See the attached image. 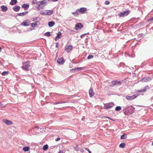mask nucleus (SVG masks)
Segmentation results:
<instances>
[{
	"label": "nucleus",
	"mask_w": 153,
	"mask_h": 153,
	"mask_svg": "<svg viewBox=\"0 0 153 153\" xmlns=\"http://www.w3.org/2000/svg\"><path fill=\"white\" fill-rule=\"evenodd\" d=\"M65 103V102H56L54 103H53V104L54 105H56V104H62V103Z\"/></svg>",
	"instance_id": "c9c22d12"
},
{
	"label": "nucleus",
	"mask_w": 153,
	"mask_h": 153,
	"mask_svg": "<svg viewBox=\"0 0 153 153\" xmlns=\"http://www.w3.org/2000/svg\"><path fill=\"white\" fill-rule=\"evenodd\" d=\"M48 153H51V152H48Z\"/></svg>",
	"instance_id": "6e6d98bb"
},
{
	"label": "nucleus",
	"mask_w": 153,
	"mask_h": 153,
	"mask_svg": "<svg viewBox=\"0 0 153 153\" xmlns=\"http://www.w3.org/2000/svg\"><path fill=\"white\" fill-rule=\"evenodd\" d=\"M59 45V43H56V48H58Z\"/></svg>",
	"instance_id": "79ce46f5"
},
{
	"label": "nucleus",
	"mask_w": 153,
	"mask_h": 153,
	"mask_svg": "<svg viewBox=\"0 0 153 153\" xmlns=\"http://www.w3.org/2000/svg\"><path fill=\"white\" fill-rule=\"evenodd\" d=\"M121 107L120 106H117L115 108V110L116 111H119L121 109Z\"/></svg>",
	"instance_id": "473e14b6"
},
{
	"label": "nucleus",
	"mask_w": 153,
	"mask_h": 153,
	"mask_svg": "<svg viewBox=\"0 0 153 153\" xmlns=\"http://www.w3.org/2000/svg\"><path fill=\"white\" fill-rule=\"evenodd\" d=\"M149 21H153V16L152 17L149 19Z\"/></svg>",
	"instance_id": "a18cd8bd"
},
{
	"label": "nucleus",
	"mask_w": 153,
	"mask_h": 153,
	"mask_svg": "<svg viewBox=\"0 0 153 153\" xmlns=\"http://www.w3.org/2000/svg\"><path fill=\"white\" fill-rule=\"evenodd\" d=\"M114 104L113 102H109L104 104L103 108L105 109H108L112 107L114 105Z\"/></svg>",
	"instance_id": "20e7f679"
},
{
	"label": "nucleus",
	"mask_w": 153,
	"mask_h": 153,
	"mask_svg": "<svg viewBox=\"0 0 153 153\" xmlns=\"http://www.w3.org/2000/svg\"><path fill=\"white\" fill-rule=\"evenodd\" d=\"M75 149L76 151H79V148L77 146H75Z\"/></svg>",
	"instance_id": "58836bf2"
},
{
	"label": "nucleus",
	"mask_w": 153,
	"mask_h": 153,
	"mask_svg": "<svg viewBox=\"0 0 153 153\" xmlns=\"http://www.w3.org/2000/svg\"><path fill=\"white\" fill-rule=\"evenodd\" d=\"M152 79V78L149 77H145L141 79V81H142L143 82H148L151 81Z\"/></svg>",
	"instance_id": "6e6552de"
},
{
	"label": "nucleus",
	"mask_w": 153,
	"mask_h": 153,
	"mask_svg": "<svg viewBox=\"0 0 153 153\" xmlns=\"http://www.w3.org/2000/svg\"><path fill=\"white\" fill-rule=\"evenodd\" d=\"M59 0H52V1L54 2H56L58 1Z\"/></svg>",
	"instance_id": "09e8293b"
},
{
	"label": "nucleus",
	"mask_w": 153,
	"mask_h": 153,
	"mask_svg": "<svg viewBox=\"0 0 153 153\" xmlns=\"http://www.w3.org/2000/svg\"><path fill=\"white\" fill-rule=\"evenodd\" d=\"M17 3V0H11V1L10 2V4L12 5H13L16 4Z\"/></svg>",
	"instance_id": "b1692460"
},
{
	"label": "nucleus",
	"mask_w": 153,
	"mask_h": 153,
	"mask_svg": "<svg viewBox=\"0 0 153 153\" xmlns=\"http://www.w3.org/2000/svg\"><path fill=\"white\" fill-rule=\"evenodd\" d=\"M30 21L29 20H27L25 22H22L21 23V25L25 26H28L30 25Z\"/></svg>",
	"instance_id": "1a4fd4ad"
},
{
	"label": "nucleus",
	"mask_w": 153,
	"mask_h": 153,
	"mask_svg": "<svg viewBox=\"0 0 153 153\" xmlns=\"http://www.w3.org/2000/svg\"><path fill=\"white\" fill-rule=\"evenodd\" d=\"M89 153H91V151H90L89 152Z\"/></svg>",
	"instance_id": "864d4df0"
},
{
	"label": "nucleus",
	"mask_w": 153,
	"mask_h": 153,
	"mask_svg": "<svg viewBox=\"0 0 153 153\" xmlns=\"http://www.w3.org/2000/svg\"><path fill=\"white\" fill-rule=\"evenodd\" d=\"M82 27L83 26L81 23H78L76 25L75 29L76 30H77L79 29H81Z\"/></svg>",
	"instance_id": "ddd939ff"
},
{
	"label": "nucleus",
	"mask_w": 153,
	"mask_h": 153,
	"mask_svg": "<svg viewBox=\"0 0 153 153\" xmlns=\"http://www.w3.org/2000/svg\"><path fill=\"white\" fill-rule=\"evenodd\" d=\"M121 83V82L120 81H113L111 82V84L110 85V86L112 87L114 86V85H120Z\"/></svg>",
	"instance_id": "423d86ee"
},
{
	"label": "nucleus",
	"mask_w": 153,
	"mask_h": 153,
	"mask_svg": "<svg viewBox=\"0 0 153 153\" xmlns=\"http://www.w3.org/2000/svg\"><path fill=\"white\" fill-rule=\"evenodd\" d=\"M93 58V56L92 55H89L87 57V59H92Z\"/></svg>",
	"instance_id": "f704fd0d"
},
{
	"label": "nucleus",
	"mask_w": 153,
	"mask_h": 153,
	"mask_svg": "<svg viewBox=\"0 0 153 153\" xmlns=\"http://www.w3.org/2000/svg\"><path fill=\"white\" fill-rule=\"evenodd\" d=\"M127 138V136L126 134H124L121 136L120 139H126Z\"/></svg>",
	"instance_id": "c756f323"
},
{
	"label": "nucleus",
	"mask_w": 153,
	"mask_h": 153,
	"mask_svg": "<svg viewBox=\"0 0 153 153\" xmlns=\"http://www.w3.org/2000/svg\"><path fill=\"white\" fill-rule=\"evenodd\" d=\"M105 117L106 118H107L108 119H109L111 120H112L113 121H115V120H113L112 119H111V118H110L109 117H107V116H105Z\"/></svg>",
	"instance_id": "ea45409f"
},
{
	"label": "nucleus",
	"mask_w": 153,
	"mask_h": 153,
	"mask_svg": "<svg viewBox=\"0 0 153 153\" xmlns=\"http://www.w3.org/2000/svg\"><path fill=\"white\" fill-rule=\"evenodd\" d=\"M62 37V33L61 32L59 31L57 35L56 36L55 38V40H57V39H60Z\"/></svg>",
	"instance_id": "aec40b11"
},
{
	"label": "nucleus",
	"mask_w": 153,
	"mask_h": 153,
	"mask_svg": "<svg viewBox=\"0 0 153 153\" xmlns=\"http://www.w3.org/2000/svg\"><path fill=\"white\" fill-rule=\"evenodd\" d=\"M29 5L26 4H23L22 6V7L24 8L25 10H27L29 8Z\"/></svg>",
	"instance_id": "a211bd4d"
},
{
	"label": "nucleus",
	"mask_w": 153,
	"mask_h": 153,
	"mask_svg": "<svg viewBox=\"0 0 153 153\" xmlns=\"http://www.w3.org/2000/svg\"><path fill=\"white\" fill-rule=\"evenodd\" d=\"M72 48V46L69 45L66 48L65 50L68 52H69L71 51Z\"/></svg>",
	"instance_id": "412c9836"
},
{
	"label": "nucleus",
	"mask_w": 153,
	"mask_h": 153,
	"mask_svg": "<svg viewBox=\"0 0 153 153\" xmlns=\"http://www.w3.org/2000/svg\"><path fill=\"white\" fill-rule=\"evenodd\" d=\"M55 24V23L53 21L49 22L48 23V25L50 27H53Z\"/></svg>",
	"instance_id": "393cba45"
},
{
	"label": "nucleus",
	"mask_w": 153,
	"mask_h": 153,
	"mask_svg": "<svg viewBox=\"0 0 153 153\" xmlns=\"http://www.w3.org/2000/svg\"><path fill=\"white\" fill-rule=\"evenodd\" d=\"M48 145H45L43 146V149L45 151L46 150L48 149Z\"/></svg>",
	"instance_id": "7c9ffc66"
},
{
	"label": "nucleus",
	"mask_w": 153,
	"mask_h": 153,
	"mask_svg": "<svg viewBox=\"0 0 153 153\" xmlns=\"http://www.w3.org/2000/svg\"><path fill=\"white\" fill-rule=\"evenodd\" d=\"M149 88V87L148 85H146L145 86L144 88L141 90H138V92H145L146 91L147 89Z\"/></svg>",
	"instance_id": "9d476101"
},
{
	"label": "nucleus",
	"mask_w": 153,
	"mask_h": 153,
	"mask_svg": "<svg viewBox=\"0 0 153 153\" xmlns=\"http://www.w3.org/2000/svg\"><path fill=\"white\" fill-rule=\"evenodd\" d=\"M39 13L41 14L44 15H46V12H44L43 11H41V12H40Z\"/></svg>",
	"instance_id": "e433bc0d"
},
{
	"label": "nucleus",
	"mask_w": 153,
	"mask_h": 153,
	"mask_svg": "<svg viewBox=\"0 0 153 153\" xmlns=\"http://www.w3.org/2000/svg\"><path fill=\"white\" fill-rule=\"evenodd\" d=\"M3 121L6 124L9 126L13 124L12 122L6 119H4Z\"/></svg>",
	"instance_id": "f8f14e48"
},
{
	"label": "nucleus",
	"mask_w": 153,
	"mask_h": 153,
	"mask_svg": "<svg viewBox=\"0 0 153 153\" xmlns=\"http://www.w3.org/2000/svg\"><path fill=\"white\" fill-rule=\"evenodd\" d=\"M35 128L37 129H39V128L38 126H36V127H35Z\"/></svg>",
	"instance_id": "8fccbe9b"
},
{
	"label": "nucleus",
	"mask_w": 153,
	"mask_h": 153,
	"mask_svg": "<svg viewBox=\"0 0 153 153\" xmlns=\"http://www.w3.org/2000/svg\"><path fill=\"white\" fill-rule=\"evenodd\" d=\"M8 74V73L6 71H4L1 74L2 76H6Z\"/></svg>",
	"instance_id": "72a5a7b5"
},
{
	"label": "nucleus",
	"mask_w": 153,
	"mask_h": 153,
	"mask_svg": "<svg viewBox=\"0 0 153 153\" xmlns=\"http://www.w3.org/2000/svg\"><path fill=\"white\" fill-rule=\"evenodd\" d=\"M78 12H79V9H77L76 11H75L74 12H72V14L74 16H76L78 14Z\"/></svg>",
	"instance_id": "c85d7f7f"
},
{
	"label": "nucleus",
	"mask_w": 153,
	"mask_h": 153,
	"mask_svg": "<svg viewBox=\"0 0 153 153\" xmlns=\"http://www.w3.org/2000/svg\"><path fill=\"white\" fill-rule=\"evenodd\" d=\"M89 94L91 97H92L94 95V93L93 92V90L92 87H91L89 90Z\"/></svg>",
	"instance_id": "9b49d317"
},
{
	"label": "nucleus",
	"mask_w": 153,
	"mask_h": 153,
	"mask_svg": "<svg viewBox=\"0 0 153 153\" xmlns=\"http://www.w3.org/2000/svg\"><path fill=\"white\" fill-rule=\"evenodd\" d=\"M45 11H47V12H46V15L50 16L53 13V11L52 10H46Z\"/></svg>",
	"instance_id": "6ab92c4d"
},
{
	"label": "nucleus",
	"mask_w": 153,
	"mask_h": 153,
	"mask_svg": "<svg viewBox=\"0 0 153 153\" xmlns=\"http://www.w3.org/2000/svg\"><path fill=\"white\" fill-rule=\"evenodd\" d=\"M137 95L136 94L132 95L131 96H126L125 97L126 99L127 100H132L135 99L137 97Z\"/></svg>",
	"instance_id": "0eeeda50"
},
{
	"label": "nucleus",
	"mask_w": 153,
	"mask_h": 153,
	"mask_svg": "<svg viewBox=\"0 0 153 153\" xmlns=\"http://www.w3.org/2000/svg\"><path fill=\"white\" fill-rule=\"evenodd\" d=\"M110 2L108 1H106L105 2V4L108 5L109 4Z\"/></svg>",
	"instance_id": "4c0bfd02"
},
{
	"label": "nucleus",
	"mask_w": 153,
	"mask_h": 153,
	"mask_svg": "<svg viewBox=\"0 0 153 153\" xmlns=\"http://www.w3.org/2000/svg\"><path fill=\"white\" fill-rule=\"evenodd\" d=\"M13 9L14 11L16 12H18L20 10V7L19 6L16 5L14 7H13Z\"/></svg>",
	"instance_id": "2eb2a0df"
},
{
	"label": "nucleus",
	"mask_w": 153,
	"mask_h": 153,
	"mask_svg": "<svg viewBox=\"0 0 153 153\" xmlns=\"http://www.w3.org/2000/svg\"><path fill=\"white\" fill-rule=\"evenodd\" d=\"M57 62L61 65H62L64 64L65 62V60L63 58H59L57 59Z\"/></svg>",
	"instance_id": "4468645a"
},
{
	"label": "nucleus",
	"mask_w": 153,
	"mask_h": 153,
	"mask_svg": "<svg viewBox=\"0 0 153 153\" xmlns=\"http://www.w3.org/2000/svg\"><path fill=\"white\" fill-rule=\"evenodd\" d=\"M60 139V138L59 137H58L55 140L56 141H58Z\"/></svg>",
	"instance_id": "c03bdc74"
},
{
	"label": "nucleus",
	"mask_w": 153,
	"mask_h": 153,
	"mask_svg": "<svg viewBox=\"0 0 153 153\" xmlns=\"http://www.w3.org/2000/svg\"><path fill=\"white\" fill-rule=\"evenodd\" d=\"M51 1L52 0H42L41 1H38L37 0H33L32 4L33 5L36 4V8L39 10L43 9L44 7Z\"/></svg>",
	"instance_id": "f257e3e1"
},
{
	"label": "nucleus",
	"mask_w": 153,
	"mask_h": 153,
	"mask_svg": "<svg viewBox=\"0 0 153 153\" xmlns=\"http://www.w3.org/2000/svg\"><path fill=\"white\" fill-rule=\"evenodd\" d=\"M130 11L128 10L120 12L119 13V15L120 17H123L127 16L130 13Z\"/></svg>",
	"instance_id": "39448f33"
},
{
	"label": "nucleus",
	"mask_w": 153,
	"mask_h": 153,
	"mask_svg": "<svg viewBox=\"0 0 153 153\" xmlns=\"http://www.w3.org/2000/svg\"><path fill=\"white\" fill-rule=\"evenodd\" d=\"M87 34L86 33H84V34H82V35H81V36H80V37H81V38H83V36H84V35H85V34Z\"/></svg>",
	"instance_id": "49530a36"
},
{
	"label": "nucleus",
	"mask_w": 153,
	"mask_h": 153,
	"mask_svg": "<svg viewBox=\"0 0 153 153\" xmlns=\"http://www.w3.org/2000/svg\"><path fill=\"white\" fill-rule=\"evenodd\" d=\"M28 13V12L27 11H25L24 12L18 13L17 14L18 16H25Z\"/></svg>",
	"instance_id": "5701e85b"
},
{
	"label": "nucleus",
	"mask_w": 153,
	"mask_h": 153,
	"mask_svg": "<svg viewBox=\"0 0 153 153\" xmlns=\"http://www.w3.org/2000/svg\"><path fill=\"white\" fill-rule=\"evenodd\" d=\"M45 36H49L51 35V33L49 32H48L45 33L44 34Z\"/></svg>",
	"instance_id": "2f4dec72"
},
{
	"label": "nucleus",
	"mask_w": 153,
	"mask_h": 153,
	"mask_svg": "<svg viewBox=\"0 0 153 153\" xmlns=\"http://www.w3.org/2000/svg\"><path fill=\"white\" fill-rule=\"evenodd\" d=\"M83 69L82 67H77L74 69H73L72 71L73 72H77L79 70H82Z\"/></svg>",
	"instance_id": "f3484780"
},
{
	"label": "nucleus",
	"mask_w": 153,
	"mask_h": 153,
	"mask_svg": "<svg viewBox=\"0 0 153 153\" xmlns=\"http://www.w3.org/2000/svg\"><path fill=\"white\" fill-rule=\"evenodd\" d=\"M87 8L85 7H82L80 8L79 10V11H80L82 13H85V12L87 10Z\"/></svg>",
	"instance_id": "4be33fe9"
},
{
	"label": "nucleus",
	"mask_w": 153,
	"mask_h": 153,
	"mask_svg": "<svg viewBox=\"0 0 153 153\" xmlns=\"http://www.w3.org/2000/svg\"><path fill=\"white\" fill-rule=\"evenodd\" d=\"M1 11L3 12H5L7 10V7L6 6L4 5H2L1 6Z\"/></svg>",
	"instance_id": "dca6fc26"
},
{
	"label": "nucleus",
	"mask_w": 153,
	"mask_h": 153,
	"mask_svg": "<svg viewBox=\"0 0 153 153\" xmlns=\"http://www.w3.org/2000/svg\"><path fill=\"white\" fill-rule=\"evenodd\" d=\"M63 152L62 151H59L58 153H63Z\"/></svg>",
	"instance_id": "de8ad7c7"
},
{
	"label": "nucleus",
	"mask_w": 153,
	"mask_h": 153,
	"mask_svg": "<svg viewBox=\"0 0 153 153\" xmlns=\"http://www.w3.org/2000/svg\"><path fill=\"white\" fill-rule=\"evenodd\" d=\"M70 31L71 32H75L73 30H70Z\"/></svg>",
	"instance_id": "3c124183"
},
{
	"label": "nucleus",
	"mask_w": 153,
	"mask_h": 153,
	"mask_svg": "<svg viewBox=\"0 0 153 153\" xmlns=\"http://www.w3.org/2000/svg\"><path fill=\"white\" fill-rule=\"evenodd\" d=\"M30 148L27 146H25L23 148V150L25 152H27L29 150Z\"/></svg>",
	"instance_id": "cd10ccee"
},
{
	"label": "nucleus",
	"mask_w": 153,
	"mask_h": 153,
	"mask_svg": "<svg viewBox=\"0 0 153 153\" xmlns=\"http://www.w3.org/2000/svg\"><path fill=\"white\" fill-rule=\"evenodd\" d=\"M30 67V62H24L23 63L22 68L24 70L27 71L29 70V68Z\"/></svg>",
	"instance_id": "7ed1b4c3"
},
{
	"label": "nucleus",
	"mask_w": 153,
	"mask_h": 153,
	"mask_svg": "<svg viewBox=\"0 0 153 153\" xmlns=\"http://www.w3.org/2000/svg\"><path fill=\"white\" fill-rule=\"evenodd\" d=\"M152 145H153V142L152 143Z\"/></svg>",
	"instance_id": "5fc2aeb1"
},
{
	"label": "nucleus",
	"mask_w": 153,
	"mask_h": 153,
	"mask_svg": "<svg viewBox=\"0 0 153 153\" xmlns=\"http://www.w3.org/2000/svg\"><path fill=\"white\" fill-rule=\"evenodd\" d=\"M38 22H39L38 21H36L34 23H32L31 24V27H35L37 25Z\"/></svg>",
	"instance_id": "a878e982"
},
{
	"label": "nucleus",
	"mask_w": 153,
	"mask_h": 153,
	"mask_svg": "<svg viewBox=\"0 0 153 153\" xmlns=\"http://www.w3.org/2000/svg\"><path fill=\"white\" fill-rule=\"evenodd\" d=\"M84 149H85V150L87 151H88V152H89L90 151H90L89 150V149L88 148H85Z\"/></svg>",
	"instance_id": "37998d69"
},
{
	"label": "nucleus",
	"mask_w": 153,
	"mask_h": 153,
	"mask_svg": "<svg viewBox=\"0 0 153 153\" xmlns=\"http://www.w3.org/2000/svg\"><path fill=\"white\" fill-rule=\"evenodd\" d=\"M123 111L125 115H128L129 114L133 113L134 111L135 108L131 105L126 107H123Z\"/></svg>",
	"instance_id": "f03ea898"
},
{
	"label": "nucleus",
	"mask_w": 153,
	"mask_h": 153,
	"mask_svg": "<svg viewBox=\"0 0 153 153\" xmlns=\"http://www.w3.org/2000/svg\"><path fill=\"white\" fill-rule=\"evenodd\" d=\"M37 19H38V17H36L35 18H33V19L32 21H34L35 20H36Z\"/></svg>",
	"instance_id": "a19ab883"
},
{
	"label": "nucleus",
	"mask_w": 153,
	"mask_h": 153,
	"mask_svg": "<svg viewBox=\"0 0 153 153\" xmlns=\"http://www.w3.org/2000/svg\"><path fill=\"white\" fill-rule=\"evenodd\" d=\"M1 48L0 47V52L1 51Z\"/></svg>",
	"instance_id": "603ef678"
},
{
	"label": "nucleus",
	"mask_w": 153,
	"mask_h": 153,
	"mask_svg": "<svg viewBox=\"0 0 153 153\" xmlns=\"http://www.w3.org/2000/svg\"><path fill=\"white\" fill-rule=\"evenodd\" d=\"M126 146V144L124 143H121L119 145V147L121 148H123L125 147Z\"/></svg>",
	"instance_id": "bb28decb"
}]
</instances>
